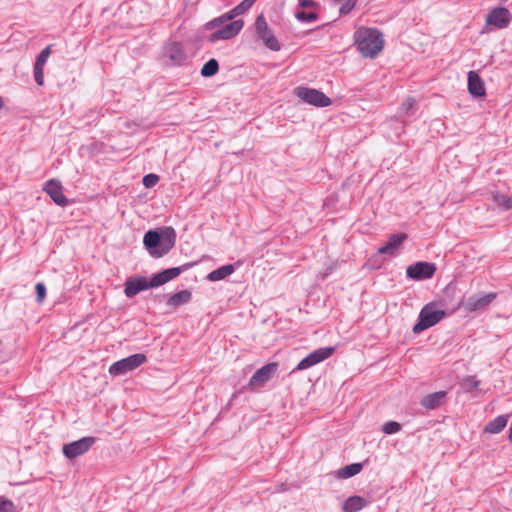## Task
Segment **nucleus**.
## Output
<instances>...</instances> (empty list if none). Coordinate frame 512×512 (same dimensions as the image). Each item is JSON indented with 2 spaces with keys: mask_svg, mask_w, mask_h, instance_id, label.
<instances>
[{
  "mask_svg": "<svg viewBox=\"0 0 512 512\" xmlns=\"http://www.w3.org/2000/svg\"><path fill=\"white\" fill-rule=\"evenodd\" d=\"M195 264L196 262H187L178 267L163 269L153 274L150 279L143 275L128 278L124 285L125 296L133 298L142 291L162 286L189 270Z\"/></svg>",
  "mask_w": 512,
  "mask_h": 512,
  "instance_id": "obj_1",
  "label": "nucleus"
},
{
  "mask_svg": "<svg viewBox=\"0 0 512 512\" xmlns=\"http://www.w3.org/2000/svg\"><path fill=\"white\" fill-rule=\"evenodd\" d=\"M176 231L171 226L148 230L143 237V245L154 258L166 255L176 243Z\"/></svg>",
  "mask_w": 512,
  "mask_h": 512,
  "instance_id": "obj_2",
  "label": "nucleus"
},
{
  "mask_svg": "<svg viewBox=\"0 0 512 512\" xmlns=\"http://www.w3.org/2000/svg\"><path fill=\"white\" fill-rule=\"evenodd\" d=\"M354 39L364 57L375 58L384 47L383 34L377 28L359 29L354 33Z\"/></svg>",
  "mask_w": 512,
  "mask_h": 512,
  "instance_id": "obj_3",
  "label": "nucleus"
},
{
  "mask_svg": "<svg viewBox=\"0 0 512 512\" xmlns=\"http://www.w3.org/2000/svg\"><path fill=\"white\" fill-rule=\"evenodd\" d=\"M446 315L445 310L435 309L433 303L426 304L419 312L417 321L412 328L413 333L420 334L439 323Z\"/></svg>",
  "mask_w": 512,
  "mask_h": 512,
  "instance_id": "obj_4",
  "label": "nucleus"
},
{
  "mask_svg": "<svg viewBox=\"0 0 512 512\" xmlns=\"http://www.w3.org/2000/svg\"><path fill=\"white\" fill-rule=\"evenodd\" d=\"M254 28L256 37L263 42L265 47L275 52L281 50V44L272 33L263 14L256 17Z\"/></svg>",
  "mask_w": 512,
  "mask_h": 512,
  "instance_id": "obj_5",
  "label": "nucleus"
},
{
  "mask_svg": "<svg viewBox=\"0 0 512 512\" xmlns=\"http://www.w3.org/2000/svg\"><path fill=\"white\" fill-rule=\"evenodd\" d=\"M294 94L304 103L315 107H327L332 103L328 96L314 88L298 86L294 89Z\"/></svg>",
  "mask_w": 512,
  "mask_h": 512,
  "instance_id": "obj_6",
  "label": "nucleus"
},
{
  "mask_svg": "<svg viewBox=\"0 0 512 512\" xmlns=\"http://www.w3.org/2000/svg\"><path fill=\"white\" fill-rule=\"evenodd\" d=\"M146 361L147 357L145 354L136 353L113 363L109 368V373L113 376L124 375L135 370Z\"/></svg>",
  "mask_w": 512,
  "mask_h": 512,
  "instance_id": "obj_7",
  "label": "nucleus"
},
{
  "mask_svg": "<svg viewBox=\"0 0 512 512\" xmlns=\"http://www.w3.org/2000/svg\"><path fill=\"white\" fill-rule=\"evenodd\" d=\"M97 441L96 437L85 436L79 440L66 443L62 447L63 455L68 459H74L86 453Z\"/></svg>",
  "mask_w": 512,
  "mask_h": 512,
  "instance_id": "obj_8",
  "label": "nucleus"
},
{
  "mask_svg": "<svg viewBox=\"0 0 512 512\" xmlns=\"http://www.w3.org/2000/svg\"><path fill=\"white\" fill-rule=\"evenodd\" d=\"M255 1L256 0H243L242 2H240L237 6H235L233 9H231L227 13L207 22L205 24V28L207 30H211V29H214V28L228 22V21L233 20L237 16H240V15L244 14L245 12H247L252 7V5L255 3Z\"/></svg>",
  "mask_w": 512,
  "mask_h": 512,
  "instance_id": "obj_9",
  "label": "nucleus"
},
{
  "mask_svg": "<svg viewBox=\"0 0 512 512\" xmlns=\"http://www.w3.org/2000/svg\"><path fill=\"white\" fill-rule=\"evenodd\" d=\"M334 352L335 348L331 346L318 348L304 357L292 372L306 370L317 365L332 356Z\"/></svg>",
  "mask_w": 512,
  "mask_h": 512,
  "instance_id": "obj_10",
  "label": "nucleus"
},
{
  "mask_svg": "<svg viewBox=\"0 0 512 512\" xmlns=\"http://www.w3.org/2000/svg\"><path fill=\"white\" fill-rule=\"evenodd\" d=\"M278 369V363L271 362L267 363L251 376L248 384L244 389H255L263 387L268 381H270Z\"/></svg>",
  "mask_w": 512,
  "mask_h": 512,
  "instance_id": "obj_11",
  "label": "nucleus"
},
{
  "mask_svg": "<svg viewBox=\"0 0 512 512\" xmlns=\"http://www.w3.org/2000/svg\"><path fill=\"white\" fill-rule=\"evenodd\" d=\"M437 267L434 263L418 261L406 268V277L415 281H423L434 276Z\"/></svg>",
  "mask_w": 512,
  "mask_h": 512,
  "instance_id": "obj_12",
  "label": "nucleus"
},
{
  "mask_svg": "<svg viewBox=\"0 0 512 512\" xmlns=\"http://www.w3.org/2000/svg\"><path fill=\"white\" fill-rule=\"evenodd\" d=\"M497 297V293H478L469 296L463 303L468 312L484 311Z\"/></svg>",
  "mask_w": 512,
  "mask_h": 512,
  "instance_id": "obj_13",
  "label": "nucleus"
},
{
  "mask_svg": "<svg viewBox=\"0 0 512 512\" xmlns=\"http://www.w3.org/2000/svg\"><path fill=\"white\" fill-rule=\"evenodd\" d=\"M244 26V21L242 19L231 21L224 26H222L217 31L213 32L209 35V42L215 43L218 40H229L234 38L236 35L240 33Z\"/></svg>",
  "mask_w": 512,
  "mask_h": 512,
  "instance_id": "obj_14",
  "label": "nucleus"
},
{
  "mask_svg": "<svg viewBox=\"0 0 512 512\" xmlns=\"http://www.w3.org/2000/svg\"><path fill=\"white\" fill-rule=\"evenodd\" d=\"M440 302L443 306H450L451 312H454L463 305L464 296L461 294V291L457 288V285L453 282H450L444 288Z\"/></svg>",
  "mask_w": 512,
  "mask_h": 512,
  "instance_id": "obj_15",
  "label": "nucleus"
},
{
  "mask_svg": "<svg viewBox=\"0 0 512 512\" xmlns=\"http://www.w3.org/2000/svg\"><path fill=\"white\" fill-rule=\"evenodd\" d=\"M511 20L512 15L506 7H496L486 17V23L498 29L508 27Z\"/></svg>",
  "mask_w": 512,
  "mask_h": 512,
  "instance_id": "obj_16",
  "label": "nucleus"
},
{
  "mask_svg": "<svg viewBox=\"0 0 512 512\" xmlns=\"http://www.w3.org/2000/svg\"><path fill=\"white\" fill-rule=\"evenodd\" d=\"M164 56L170 60L171 66H182L187 60L186 52L181 43L173 41L167 43L164 48Z\"/></svg>",
  "mask_w": 512,
  "mask_h": 512,
  "instance_id": "obj_17",
  "label": "nucleus"
},
{
  "mask_svg": "<svg viewBox=\"0 0 512 512\" xmlns=\"http://www.w3.org/2000/svg\"><path fill=\"white\" fill-rule=\"evenodd\" d=\"M43 190L49 195V197L56 205L60 207H65L68 205L69 201L63 193V187L59 180H48L45 183Z\"/></svg>",
  "mask_w": 512,
  "mask_h": 512,
  "instance_id": "obj_18",
  "label": "nucleus"
},
{
  "mask_svg": "<svg viewBox=\"0 0 512 512\" xmlns=\"http://www.w3.org/2000/svg\"><path fill=\"white\" fill-rule=\"evenodd\" d=\"M468 92L474 98H481L486 95L485 83L476 71H469L468 75Z\"/></svg>",
  "mask_w": 512,
  "mask_h": 512,
  "instance_id": "obj_19",
  "label": "nucleus"
},
{
  "mask_svg": "<svg viewBox=\"0 0 512 512\" xmlns=\"http://www.w3.org/2000/svg\"><path fill=\"white\" fill-rule=\"evenodd\" d=\"M407 238L408 236L404 232L391 234L386 244L378 248V254H389L394 256L396 251L401 247Z\"/></svg>",
  "mask_w": 512,
  "mask_h": 512,
  "instance_id": "obj_20",
  "label": "nucleus"
},
{
  "mask_svg": "<svg viewBox=\"0 0 512 512\" xmlns=\"http://www.w3.org/2000/svg\"><path fill=\"white\" fill-rule=\"evenodd\" d=\"M447 398V392L444 390L433 392L423 396L420 405L428 410L439 408Z\"/></svg>",
  "mask_w": 512,
  "mask_h": 512,
  "instance_id": "obj_21",
  "label": "nucleus"
},
{
  "mask_svg": "<svg viewBox=\"0 0 512 512\" xmlns=\"http://www.w3.org/2000/svg\"><path fill=\"white\" fill-rule=\"evenodd\" d=\"M192 299V293L189 290H181L167 297L166 304L172 308H178L187 304Z\"/></svg>",
  "mask_w": 512,
  "mask_h": 512,
  "instance_id": "obj_22",
  "label": "nucleus"
},
{
  "mask_svg": "<svg viewBox=\"0 0 512 512\" xmlns=\"http://www.w3.org/2000/svg\"><path fill=\"white\" fill-rule=\"evenodd\" d=\"M367 500L361 496L353 495L348 497L342 506L345 512H358L367 505Z\"/></svg>",
  "mask_w": 512,
  "mask_h": 512,
  "instance_id": "obj_23",
  "label": "nucleus"
},
{
  "mask_svg": "<svg viewBox=\"0 0 512 512\" xmlns=\"http://www.w3.org/2000/svg\"><path fill=\"white\" fill-rule=\"evenodd\" d=\"M508 418H509V415H499L497 416L496 418H494L493 420L489 421L483 431L485 433H490V434H498L500 433L507 425L508 423Z\"/></svg>",
  "mask_w": 512,
  "mask_h": 512,
  "instance_id": "obj_24",
  "label": "nucleus"
},
{
  "mask_svg": "<svg viewBox=\"0 0 512 512\" xmlns=\"http://www.w3.org/2000/svg\"><path fill=\"white\" fill-rule=\"evenodd\" d=\"M236 270L234 264L223 265L207 275V279L212 282L220 281L233 274Z\"/></svg>",
  "mask_w": 512,
  "mask_h": 512,
  "instance_id": "obj_25",
  "label": "nucleus"
},
{
  "mask_svg": "<svg viewBox=\"0 0 512 512\" xmlns=\"http://www.w3.org/2000/svg\"><path fill=\"white\" fill-rule=\"evenodd\" d=\"M362 469L363 463H352L336 471V477L338 479H348L360 473Z\"/></svg>",
  "mask_w": 512,
  "mask_h": 512,
  "instance_id": "obj_26",
  "label": "nucleus"
},
{
  "mask_svg": "<svg viewBox=\"0 0 512 512\" xmlns=\"http://www.w3.org/2000/svg\"><path fill=\"white\" fill-rule=\"evenodd\" d=\"M219 71V63L215 58L209 59L201 68L200 74L204 78L215 76Z\"/></svg>",
  "mask_w": 512,
  "mask_h": 512,
  "instance_id": "obj_27",
  "label": "nucleus"
},
{
  "mask_svg": "<svg viewBox=\"0 0 512 512\" xmlns=\"http://www.w3.org/2000/svg\"><path fill=\"white\" fill-rule=\"evenodd\" d=\"M492 200L503 211L512 209V196H507L500 192H496V193H493Z\"/></svg>",
  "mask_w": 512,
  "mask_h": 512,
  "instance_id": "obj_28",
  "label": "nucleus"
},
{
  "mask_svg": "<svg viewBox=\"0 0 512 512\" xmlns=\"http://www.w3.org/2000/svg\"><path fill=\"white\" fill-rule=\"evenodd\" d=\"M295 18L300 22L310 23L316 21L319 18V14L316 12H306L305 10H299L295 13Z\"/></svg>",
  "mask_w": 512,
  "mask_h": 512,
  "instance_id": "obj_29",
  "label": "nucleus"
},
{
  "mask_svg": "<svg viewBox=\"0 0 512 512\" xmlns=\"http://www.w3.org/2000/svg\"><path fill=\"white\" fill-rule=\"evenodd\" d=\"M52 45H48L37 55L34 65L44 67L51 54Z\"/></svg>",
  "mask_w": 512,
  "mask_h": 512,
  "instance_id": "obj_30",
  "label": "nucleus"
},
{
  "mask_svg": "<svg viewBox=\"0 0 512 512\" xmlns=\"http://www.w3.org/2000/svg\"><path fill=\"white\" fill-rule=\"evenodd\" d=\"M401 424L397 421H388L383 424L382 431L387 435H392L401 430Z\"/></svg>",
  "mask_w": 512,
  "mask_h": 512,
  "instance_id": "obj_31",
  "label": "nucleus"
},
{
  "mask_svg": "<svg viewBox=\"0 0 512 512\" xmlns=\"http://www.w3.org/2000/svg\"><path fill=\"white\" fill-rule=\"evenodd\" d=\"M0 512H17V508L10 499L0 496Z\"/></svg>",
  "mask_w": 512,
  "mask_h": 512,
  "instance_id": "obj_32",
  "label": "nucleus"
},
{
  "mask_svg": "<svg viewBox=\"0 0 512 512\" xmlns=\"http://www.w3.org/2000/svg\"><path fill=\"white\" fill-rule=\"evenodd\" d=\"M159 179L157 174L149 173L143 176L142 183L146 188H152L159 182Z\"/></svg>",
  "mask_w": 512,
  "mask_h": 512,
  "instance_id": "obj_33",
  "label": "nucleus"
},
{
  "mask_svg": "<svg viewBox=\"0 0 512 512\" xmlns=\"http://www.w3.org/2000/svg\"><path fill=\"white\" fill-rule=\"evenodd\" d=\"M35 292H36V300L39 303H42L46 297L47 289L43 282H38L35 285Z\"/></svg>",
  "mask_w": 512,
  "mask_h": 512,
  "instance_id": "obj_34",
  "label": "nucleus"
},
{
  "mask_svg": "<svg viewBox=\"0 0 512 512\" xmlns=\"http://www.w3.org/2000/svg\"><path fill=\"white\" fill-rule=\"evenodd\" d=\"M357 0H346L340 7L339 13L340 15L349 14L352 9L355 7Z\"/></svg>",
  "mask_w": 512,
  "mask_h": 512,
  "instance_id": "obj_35",
  "label": "nucleus"
},
{
  "mask_svg": "<svg viewBox=\"0 0 512 512\" xmlns=\"http://www.w3.org/2000/svg\"><path fill=\"white\" fill-rule=\"evenodd\" d=\"M43 68L44 67L36 66V65H34V67H33L35 82L40 86H42L44 84Z\"/></svg>",
  "mask_w": 512,
  "mask_h": 512,
  "instance_id": "obj_36",
  "label": "nucleus"
},
{
  "mask_svg": "<svg viewBox=\"0 0 512 512\" xmlns=\"http://www.w3.org/2000/svg\"><path fill=\"white\" fill-rule=\"evenodd\" d=\"M479 384L480 381H478L477 379H475V377L472 376L468 377L464 382V385L468 391L471 389H477Z\"/></svg>",
  "mask_w": 512,
  "mask_h": 512,
  "instance_id": "obj_37",
  "label": "nucleus"
},
{
  "mask_svg": "<svg viewBox=\"0 0 512 512\" xmlns=\"http://www.w3.org/2000/svg\"><path fill=\"white\" fill-rule=\"evenodd\" d=\"M379 255H380V254H378V253H377V255H375V256H373V257H371V258L368 260V265H369L371 268H373V269H379V268H381V266H382V261H380V259H379Z\"/></svg>",
  "mask_w": 512,
  "mask_h": 512,
  "instance_id": "obj_38",
  "label": "nucleus"
},
{
  "mask_svg": "<svg viewBox=\"0 0 512 512\" xmlns=\"http://www.w3.org/2000/svg\"><path fill=\"white\" fill-rule=\"evenodd\" d=\"M166 297V294H150L148 301L152 302L153 304H160Z\"/></svg>",
  "mask_w": 512,
  "mask_h": 512,
  "instance_id": "obj_39",
  "label": "nucleus"
},
{
  "mask_svg": "<svg viewBox=\"0 0 512 512\" xmlns=\"http://www.w3.org/2000/svg\"><path fill=\"white\" fill-rule=\"evenodd\" d=\"M415 105V99L414 98H407L402 103V110L408 113Z\"/></svg>",
  "mask_w": 512,
  "mask_h": 512,
  "instance_id": "obj_40",
  "label": "nucleus"
},
{
  "mask_svg": "<svg viewBox=\"0 0 512 512\" xmlns=\"http://www.w3.org/2000/svg\"><path fill=\"white\" fill-rule=\"evenodd\" d=\"M298 4L303 9L318 6V4L313 0H299Z\"/></svg>",
  "mask_w": 512,
  "mask_h": 512,
  "instance_id": "obj_41",
  "label": "nucleus"
},
{
  "mask_svg": "<svg viewBox=\"0 0 512 512\" xmlns=\"http://www.w3.org/2000/svg\"><path fill=\"white\" fill-rule=\"evenodd\" d=\"M240 393V391H237V392H234L230 398V400L228 401L227 405L225 406V410H229L230 407L232 406V402L233 400L238 396V394Z\"/></svg>",
  "mask_w": 512,
  "mask_h": 512,
  "instance_id": "obj_42",
  "label": "nucleus"
},
{
  "mask_svg": "<svg viewBox=\"0 0 512 512\" xmlns=\"http://www.w3.org/2000/svg\"><path fill=\"white\" fill-rule=\"evenodd\" d=\"M3 105H4L3 98H2V97H0V109L3 107Z\"/></svg>",
  "mask_w": 512,
  "mask_h": 512,
  "instance_id": "obj_43",
  "label": "nucleus"
},
{
  "mask_svg": "<svg viewBox=\"0 0 512 512\" xmlns=\"http://www.w3.org/2000/svg\"><path fill=\"white\" fill-rule=\"evenodd\" d=\"M333 1H334V2H336V3H339V2H341L342 0H333Z\"/></svg>",
  "mask_w": 512,
  "mask_h": 512,
  "instance_id": "obj_44",
  "label": "nucleus"
}]
</instances>
